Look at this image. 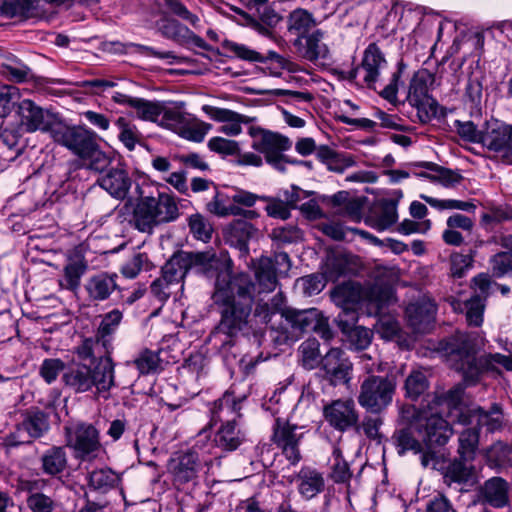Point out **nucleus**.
<instances>
[{
    "mask_svg": "<svg viewBox=\"0 0 512 512\" xmlns=\"http://www.w3.org/2000/svg\"><path fill=\"white\" fill-rule=\"evenodd\" d=\"M256 285L249 275L241 273L233 277L219 275L214 303L221 308V321L211 334V340L222 349L233 344V339L246 327L253 303Z\"/></svg>",
    "mask_w": 512,
    "mask_h": 512,
    "instance_id": "f257e3e1",
    "label": "nucleus"
},
{
    "mask_svg": "<svg viewBox=\"0 0 512 512\" xmlns=\"http://www.w3.org/2000/svg\"><path fill=\"white\" fill-rule=\"evenodd\" d=\"M482 339L475 334L458 333L451 343L449 361L463 375L467 386L479 382L484 372L500 374L499 367L512 372V356L500 353L476 357Z\"/></svg>",
    "mask_w": 512,
    "mask_h": 512,
    "instance_id": "f03ea898",
    "label": "nucleus"
},
{
    "mask_svg": "<svg viewBox=\"0 0 512 512\" xmlns=\"http://www.w3.org/2000/svg\"><path fill=\"white\" fill-rule=\"evenodd\" d=\"M448 397L435 395L422 409L417 410L412 405L403 406L400 410L402 421H409L421 435L422 441L429 448L445 445L453 434L451 424L457 422L456 412L451 416L453 407L439 404Z\"/></svg>",
    "mask_w": 512,
    "mask_h": 512,
    "instance_id": "7ed1b4c3",
    "label": "nucleus"
},
{
    "mask_svg": "<svg viewBox=\"0 0 512 512\" xmlns=\"http://www.w3.org/2000/svg\"><path fill=\"white\" fill-rule=\"evenodd\" d=\"M49 135L55 143L84 160L91 170L103 171L110 163L99 147L96 133L83 125H72L58 117L51 124Z\"/></svg>",
    "mask_w": 512,
    "mask_h": 512,
    "instance_id": "20e7f679",
    "label": "nucleus"
},
{
    "mask_svg": "<svg viewBox=\"0 0 512 512\" xmlns=\"http://www.w3.org/2000/svg\"><path fill=\"white\" fill-rule=\"evenodd\" d=\"M63 381L76 393H84L95 387L98 395L107 398L115 384L114 364L109 356H100L93 368L85 364L70 368L63 374Z\"/></svg>",
    "mask_w": 512,
    "mask_h": 512,
    "instance_id": "39448f33",
    "label": "nucleus"
},
{
    "mask_svg": "<svg viewBox=\"0 0 512 512\" xmlns=\"http://www.w3.org/2000/svg\"><path fill=\"white\" fill-rule=\"evenodd\" d=\"M178 217L179 209L174 197L158 193L157 197H142L139 200L134 209L133 223L138 231L150 234L156 226Z\"/></svg>",
    "mask_w": 512,
    "mask_h": 512,
    "instance_id": "423d86ee",
    "label": "nucleus"
},
{
    "mask_svg": "<svg viewBox=\"0 0 512 512\" xmlns=\"http://www.w3.org/2000/svg\"><path fill=\"white\" fill-rule=\"evenodd\" d=\"M463 387L457 385L448 391V397L439 404L453 407L451 416L456 412L458 423L486 427L489 432L500 430L504 425V414L500 404L494 403L488 411L481 407L467 408L462 405Z\"/></svg>",
    "mask_w": 512,
    "mask_h": 512,
    "instance_id": "0eeeda50",
    "label": "nucleus"
},
{
    "mask_svg": "<svg viewBox=\"0 0 512 512\" xmlns=\"http://www.w3.org/2000/svg\"><path fill=\"white\" fill-rule=\"evenodd\" d=\"M184 106V102H177L171 107L163 106L158 123L185 140L200 143L210 132L212 125L185 112Z\"/></svg>",
    "mask_w": 512,
    "mask_h": 512,
    "instance_id": "6e6552de",
    "label": "nucleus"
},
{
    "mask_svg": "<svg viewBox=\"0 0 512 512\" xmlns=\"http://www.w3.org/2000/svg\"><path fill=\"white\" fill-rule=\"evenodd\" d=\"M207 260V255L203 253L179 252L174 254L163 266L162 276L151 284V291L160 301H166L173 291L160 290L162 284L179 285V289H183L180 284L185 275L194 266L203 265Z\"/></svg>",
    "mask_w": 512,
    "mask_h": 512,
    "instance_id": "1a4fd4ad",
    "label": "nucleus"
},
{
    "mask_svg": "<svg viewBox=\"0 0 512 512\" xmlns=\"http://www.w3.org/2000/svg\"><path fill=\"white\" fill-rule=\"evenodd\" d=\"M434 80L432 73L422 69L410 81L406 100L417 110V118L421 123H427L437 115V101L429 93Z\"/></svg>",
    "mask_w": 512,
    "mask_h": 512,
    "instance_id": "9d476101",
    "label": "nucleus"
},
{
    "mask_svg": "<svg viewBox=\"0 0 512 512\" xmlns=\"http://www.w3.org/2000/svg\"><path fill=\"white\" fill-rule=\"evenodd\" d=\"M396 383L388 377L371 375L360 386L358 403L371 412H381L391 404Z\"/></svg>",
    "mask_w": 512,
    "mask_h": 512,
    "instance_id": "9b49d317",
    "label": "nucleus"
},
{
    "mask_svg": "<svg viewBox=\"0 0 512 512\" xmlns=\"http://www.w3.org/2000/svg\"><path fill=\"white\" fill-rule=\"evenodd\" d=\"M67 446L75 451L76 458L92 460L100 451L99 434L91 424L65 426Z\"/></svg>",
    "mask_w": 512,
    "mask_h": 512,
    "instance_id": "f8f14e48",
    "label": "nucleus"
},
{
    "mask_svg": "<svg viewBox=\"0 0 512 512\" xmlns=\"http://www.w3.org/2000/svg\"><path fill=\"white\" fill-rule=\"evenodd\" d=\"M512 129L509 124L491 118L482 125L483 148L502 158L512 159Z\"/></svg>",
    "mask_w": 512,
    "mask_h": 512,
    "instance_id": "ddd939ff",
    "label": "nucleus"
},
{
    "mask_svg": "<svg viewBox=\"0 0 512 512\" xmlns=\"http://www.w3.org/2000/svg\"><path fill=\"white\" fill-rule=\"evenodd\" d=\"M16 115L22 131L33 133L43 131L50 133V126L58 116L44 110L30 99H20L17 103Z\"/></svg>",
    "mask_w": 512,
    "mask_h": 512,
    "instance_id": "4468645a",
    "label": "nucleus"
},
{
    "mask_svg": "<svg viewBox=\"0 0 512 512\" xmlns=\"http://www.w3.org/2000/svg\"><path fill=\"white\" fill-rule=\"evenodd\" d=\"M248 134L252 138V148L263 154L266 162L275 160L276 156L283 154L292 146L288 137L260 126L250 125Z\"/></svg>",
    "mask_w": 512,
    "mask_h": 512,
    "instance_id": "2eb2a0df",
    "label": "nucleus"
},
{
    "mask_svg": "<svg viewBox=\"0 0 512 512\" xmlns=\"http://www.w3.org/2000/svg\"><path fill=\"white\" fill-rule=\"evenodd\" d=\"M325 421L335 430L345 432L357 426L359 414L353 399H336L323 406Z\"/></svg>",
    "mask_w": 512,
    "mask_h": 512,
    "instance_id": "dca6fc26",
    "label": "nucleus"
},
{
    "mask_svg": "<svg viewBox=\"0 0 512 512\" xmlns=\"http://www.w3.org/2000/svg\"><path fill=\"white\" fill-rule=\"evenodd\" d=\"M201 109L211 120L222 123L218 131L229 137L240 135L243 131L242 125H249L256 121V117L240 114L226 108L203 105Z\"/></svg>",
    "mask_w": 512,
    "mask_h": 512,
    "instance_id": "f3484780",
    "label": "nucleus"
},
{
    "mask_svg": "<svg viewBox=\"0 0 512 512\" xmlns=\"http://www.w3.org/2000/svg\"><path fill=\"white\" fill-rule=\"evenodd\" d=\"M48 429V418L43 412L30 413L17 426L16 430L5 438V444L17 446L29 443L31 439L41 437Z\"/></svg>",
    "mask_w": 512,
    "mask_h": 512,
    "instance_id": "a211bd4d",
    "label": "nucleus"
},
{
    "mask_svg": "<svg viewBox=\"0 0 512 512\" xmlns=\"http://www.w3.org/2000/svg\"><path fill=\"white\" fill-rule=\"evenodd\" d=\"M385 66L386 60L380 49L376 44H370L365 49L361 65L350 71V78L362 79L370 87L379 79L380 72Z\"/></svg>",
    "mask_w": 512,
    "mask_h": 512,
    "instance_id": "6ab92c4d",
    "label": "nucleus"
},
{
    "mask_svg": "<svg viewBox=\"0 0 512 512\" xmlns=\"http://www.w3.org/2000/svg\"><path fill=\"white\" fill-rule=\"evenodd\" d=\"M274 301H276V303L271 309V313L281 310V315L286 322V328H290L294 333H302L307 330H312L313 325L318 321L319 310L316 308L301 311L291 308L281 309L280 304L283 301L281 293H278L274 297Z\"/></svg>",
    "mask_w": 512,
    "mask_h": 512,
    "instance_id": "aec40b11",
    "label": "nucleus"
},
{
    "mask_svg": "<svg viewBox=\"0 0 512 512\" xmlns=\"http://www.w3.org/2000/svg\"><path fill=\"white\" fill-rule=\"evenodd\" d=\"M362 297V289L356 283L347 282L337 286L332 292V299L336 305L342 307V312L338 316L344 319L350 317L351 323H356V306Z\"/></svg>",
    "mask_w": 512,
    "mask_h": 512,
    "instance_id": "412c9836",
    "label": "nucleus"
},
{
    "mask_svg": "<svg viewBox=\"0 0 512 512\" xmlns=\"http://www.w3.org/2000/svg\"><path fill=\"white\" fill-rule=\"evenodd\" d=\"M343 352L338 348L330 349L321 361L325 377L332 385L347 383L350 379L352 364L343 357Z\"/></svg>",
    "mask_w": 512,
    "mask_h": 512,
    "instance_id": "4be33fe9",
    "label": "nucleus"
},
{
    "mask_svg": "<svg viewBox=\"0 0 512 512\" xmlns=\"http://www.w3.org/2000/svg\"><path fill=\"white\" fill-rule=\"evenodd\" d=\"M324 39V32L316 30L306 37H298L294 41V46L302 58L316 63L327 60L329 57V48Z\"/></svg>",
    "mask_w": 512,
    "mask_h": 512,
    "instance_id": "5701e85b",
    "label": "nucleus"
},
{
    "mask_svg": "<svg viewBox=\"0 0 512 512\" xmlns=\"http://www.w3.org/2000/svg\"><path fill=\"white\" fill-rule=\"evenodd\" d=\"M168 469L176 484H184L194 480L200 469V460L196 451H188L173 457Z\"/></svg>",
    "mask_w": 512,
    "mask_h": 512,
    "instance_id": "b1692460",
    "label": "nucleus"
},
{
    "mask_svg": "<svg viewBox=\"0 0 512 512\" xmlns=\"http://www.w3.org/2000/svg\"><path fill=\"white\" fill-rule=\"evenodd\" d=\"M297 428L294 424L277 420L273 435L274 442L282 448L283 453L292 464L300 460L298 444L301 435L295 432Z\"/></svg>",
    "mask_w": 512,
    "mask_h": 512,
    "instance_id": "393cba45",
    "label": "nucleus"
},
{
    "mask_svg": "<svg viewBox=\"0 0 512 512\" xmlns=\"http://www.w3.org/2000/svg\"><path fill=\"white\" fill-rule=\"evenodd\" d=\"M435 312L436 306L430 299L410 303L406 307L408 323L417 333H425L430 329Z\"/></svg>",
    "mask_w": 512,
    "mask_h": 512,
    "instance_id": "a878e982",
    "label": "nucleus"
},
{
    "mask_svg": "<svg viewBox=\"0 0 512 512\" xmlns=\"http://www.w3.org/2000/svg\"><path fill=\"white\" fill-rule=\"evenodd\" d=\"M117 274L100 272L89 277L84 285L88 298L92 302L107 300L118 288Z\"/></svg>",
    "mask_w": 512,
    "mask_h": 512,
    "instance_id": "bb28decb",
    "label": "nucleus"
},
{
    "mask_svg": "<svg viewBox=\"0 0 512 512\" xmlns=\"http://www.w3.org/2000/svg\"><path fill=\"white\" fill-rule=\"evenodd\" d=\"M162 35L170 40L175 41L180 45L187 47H198L201 49L207 48V43L186 26L180 24L178 21L168 19L160 27Z\"/></svg>",
    "mask_w": 512,
    "mask_h": 512,
    "instance_id": "cd10ccee",
    "label": "nucleus"
},
{
    "mask_svg": "<svg viewBox=\"0 0 512 512\" xmlns=\"http://www.w3.org/2000/svg\"><path fill=\"white\" fill-rule=\"evenodd\" d=\"M299 494L310 500L320 494L325 488V479L321 472L311 467H303L296 476Z\"/></svg>",
    "mask_w": 512,
    "mask_h": 512,
    "instance_id": "c85d7f7f",
    "label": "nucleus"
},
{
    "mask_svg": "<svg viewBox=\"0 0 512 512\" xmlns=\"http://www.w3.org/2000/svg\"><path fill=\"white\" fill-rule=\"evenodd\" d=\"M98 184L116 199H124L131 187L128 173L120 168H112L98 179Z\"/></svg>",
    "mask_w": 512,
    "mask_h": 512,
    "instance_id": "c756f323",
    "label": "nucleus"
},
{
    "mask_svg": "<svg viewBox=\"0 0 512 512\" xmlns=\"http://www.w3.org/2000/svg\"><path fill=\"white\" fill-rule=\"evenodd\" d=\"M509 485L500 477H492L481 487L480 496L483 501L495 508H502L509 503Z\"/></svg>",
    "mask_w": 512,
    "mask_h": 512,
    "instance_id": "7c9ffc66",
    "label": "nucleus"
},
{
    "mask_svg": "<svg viewBox=\"0 0 512 512\" xmlns=\"http://www.w3.org/2000/svg\"><path fill=\"white\" fill-rule=\"evenodd\" d=\"M245 440L244 433L237 427L236 421L227 420L217 430L214 444L223 450H236Z\"/></svg>",
    "mask_w": 512,
    "mask_h": 512,
    "instance_id": "2f4dec72",
    "label": "nucleus"
},
{
    "mask_svg": "<svg viewBox=\"0 0 512 512\" xmlns=\"http://www.w3.org/2000/svg\"><path fill=\"white\" fill-rule=\"evenodd\" d=\"M338 326L341 331L347 335L350 344L355 349L367 348L372 340V332L363 326H354L351 323L350 317L344 319L342 316L337 317Z\"/></svg>",
    "mask_w": 512,
    "mask_h": 512,
    "instance_id": "473e14b6",
    "label": "nucleus"
},
{
    "mask_svg": "<svg viewBox=\"0 0 512 512\" xmlns=\"http://www.w3.org/2000/svg\"><path fill=\"white\" fill-rule=\"evenodd\" d=\"M278 272L274 268L273 261L269 257L259 260L255 276L258 283V292H271L276 288Z\"/></svg>",
    "mask_w": 512,
    "mask_h": 512,
    "instance_id": "72a5a7b5",
    "label": "nucleus"
},
{
    "mask_svg": "<svg viewBox=\"0 0 512 512\" xmlns=\"http://www.w3.org/2000/svg\"><path fill=\"white\" fill-rule=\"evenodd\" d=\"M87 479L89 487L100 493H107L120 482V476L109 468L93 470Z\"/></svg>",
    "mask_w": 512,
    "mask_h": 512,
    "instance_id": "f704fd0d",
    "label": "nucleus"
},
{
    "mask_svg": "<svg viewBox=\"0 0 512 512\" xmlns=\"http://www.w3.org/2000/svg\"><path fill=\"white\" fill-rule=\"evenodd\" d=\"M44 473L55 476L62 473L67 466V455L62 447H52L41 457Z\"/></svg>",
    "mask_w": 512,
    "mask_h": 512,
    "instance_id": "c9c22d12",
    "label": "nucleus"
},
{
    "mask_svg": "<svg viewBox=\"0 0 512 512\" xmlns=\"http://www.w3.org/2000/svg\"><path fill=\"white\" fill-rule=\"evenodd\" d=\"M349 257L344 253H330L322 267L326 281H336L341 275L349 271Z\"/></svg>",
    "mask_w": 512,
    "mask_h": 512,
    "instance_id": "e433bc0d",
    "label": "nucleus"
},
{
    "mask_svg": "<svg viewBox=\"0 0 512 512\" xmlns=\"http://www.w3.org/2000/svg\"><path fill=\"white\" fill-rule=\"evenodd\" d=\"M207 210L219 217L237 216L243 213V208L232 204L231 195L216 191L213 198L206 205Z\"/></svg>",
    "mask_w": 512,
    "mask_h": 512,
    "instance_id": "4c0bfd02",
    "label": "nucleus"
},
{
    "mask_svg": "<svg viewBox=\"0 0 512 512\" xmlns=\"http://www.w3.org/2000/svg\"><path fill=\"white\" fill-rule=\"evenodd\" d=\"M86 264L83 260H70L63 269V278L59 281V285L67 290L75 291L79 288L81 278L86 271Z\"/></svg>",
    "mask_w": 512,
    "mask_h": 512,
    "instance_id": "58836bf2",
    "label": "nucleus"
},
{
    "mask_svg": "<svg viewBox=\"0 0 512 512\" xmlns=\"http://www.w3.org/2000/svg\"><path fill=\"white\" fill-rule=\"evenodd\" d=\"M467 461H454L447 469L446 478L451 482L459 484L473 485L477 482V472L473 465H468Z\"/></svg>",
    "mask_w": 512,
    "mask_h": 512,
    "instance_id": "ea45409f",
    "label": "nucleus"
},
{
    "mask_svg": "<svg viewBox=\"0 0 512 512\" xmlns=\"http://www.w3.org/2000/svg\"><path fill=\"white\" fill-rule=\"evenodd\" d=\"M428 388V377L422 369L412 370L404 383L405 396L411 400L418 399Z\"/></svg>",
    "mask_w": 512,
    "mask_h": 512,
    "instance_id": "a19ab883",
    "label": "nucleus"
},
{
    "mask_svg": "<svg viewBox=\"0 0 512 512\" xmlns=\"http://www.w3.org/2000/svg\"><path fill=\"white\" fill-rule=\"evenodd\" d=\"M295 192L296 189L293 188L292 196L287 200V202L269 196L261 197L262 201L267 202V206L265 207L267 215L281 220L288 219L290 217V209L298 201V197L294 196Z\"/></svg>",
    "mask_w": 512,
    "mask_h": 512,
    "instance_id": "79ce46f5",
    "label": "nucleus"
},
{
    "mask_svg": "<svg viewBox=\"0 0 512 512\" xmlns=\"http://www.w3.org/2000/svg\"><path fill=\"white\" fill-rule=\"evenodd\" d=\"M115 125L119 131L118 138L122 144L129 150L135 149L136 145L141 142L142 134L137 129L136 125L128 121L124 117H119Z\"/></svg>",
    "mask_w": 512,
    "mask_h": 512,
    "instance_id": "37998d69",
    "label": "nucleus"
},
{
    "mask_svg": "<svg viewBox=\"0 0 512 512\" xmlns=\"http://www.w3.org/2000/svg\"><path fill=\"white\" fill-rule=\"evenodd\" d=\"M458 452L464 461H472L479 444V431L476 428L465 429L459 436Z\"/></svg>",
    "mask_w": 512,
    "mask_h": 512,
    "instance_id": "c03bdc74",
    "label": "nucleus"
},
{
    "mask_svg": "<svg viewBox=\"0 0 512 512\" xmlns=\"http://www.w3.org/2000/svg\"><path fill=\"white\" fill-rule=\"evenodd\" d=\"M257 234L258 229L244 220L234 221L229 229L231 241L235 242L241 249L246 248L248 241L256 237Z\"/></svg>",
    "mask_w": 512,
    "mask_h": 512,
    "instance_id": "a18cd8bd",
    "label": "nucleus"
},
{
    "mask_svg": "<svg viewBox=\"0 0 512 512\" xmlns=\"http://www.w3.org/2000/svg\"><path fill=\"white\" fill-rule=\"evenodd\" d=\"M512 448L502 442H496L485 451L490 467L503 468L511 463Z\"/></svg>",
    "mask_w": 512,
    "mask_h": 512,
    "instance_id": "49530a36",
    "label": "nucleus"
},
{
    "mask_svg": "<svg viewBox=\"0 0 512 512\" xmlns=\"http://www.w3.org/2000/svg\"><path fill=\"white\" fill-rule=\"evenodd\" d=\"M398 220L395 201H383L378 215L370 219L371 226L378 231H384L394 225Z\"/></svg>",
    "mask_w": 512,
    "mask_h": 512,
    "instance_id": "de8ad7c7",
    "label": "nucleus"
},
{
    "mask_svg": "<svg viewBox=\"0 0 512 512\" xmlns=\"http://www.w3.org/2000/svg\"><path fill=\"white\" fill-rule=\"evenodd\" d=\"M314 26L315 21L306 10H295L289 16L288 29L290 32H294L297 38L305 37L304 35Z\"/></svg>",
    "mask_w": 512,
    "mask_h": 512,
    "instance_id": "09e8293b",
    "label": "nucleus"
},
{
    "mask_svg": "<svg viewBox=\"0 0 512 512\" xmlns=\"http://www.w3.org/2000/svg\"><path fill=\"white\" fill-rule=\"evenodd\" d=\"M405 422L408 424V427L400 429L394 434L398 453L401 455L407 451L419 453L422 451L421 443L415 439L412 434V430H415V426L409 421Z\"/></svg>",
    "mask_w": 512,
    "mask_h": 512,
    "instance_id": "8fccbe9b",
    "label": "nucleus"
},
{
    "mask_svg": "<svg viewBox=\"0 0 512 512\" xmlns=\"http://www.w3.org/2000/svg\"><path fill=\"white\" fill-rule=\"evenodd\" d=\"M133 109L139 119L150 122H158L163 106L158 102H152L143 98H136L133 101Z\"/></svg>",
    "mask_w": 512,
    "mask_h": 512,
    "instance_id": "3c124183",
    "label": "nucleus"
},
{
    "mask_svg": "<svg viewBox=\"0 0 512 512\" xmlns=\"http://www.w3.org/2000/svg\"><path fill=\"white\" fill-rule=\"evenodd\" d=\"M152 264L146 253H135L121 268V273L125 278L134 279L138 274L145 270H150Z\"/></svg>",
    "mask_w": 512,
    "mask_h": 512,
    "instance_id": "603ef678",
    "label": "nucleus"
},
{
    "mask_svg": "<svg viewBox=\"0 0 512 512\" xmlns=\"http://www.w3.org/2000/svg\"><path fill=\"white\" fill-rule=\"evenodd\" d=\"M238 409L239 405L236 403L234 396L227 392L222 398L214 402L211 409L212 421H222L226 417L235 414Z\"/></svg>",
    "mask_w": 512,
    "mask_h": 512,
    "instance_id": "864d4df0",
    "label": "nucleus"
},
{
    "mask_svg": "<svg viewBox=\"0 0 512 512\" xmlns=\"http://www.w3.org/2000/svg\"><path fill=\"white\" fill-rule=\"evenodd\" d=\"M332 471L331 478L336 483H345L352 477L348 463L343 459L342 451L338 447H334L332 452Z\"/></svg>",
    "mask_w": 512,
    "mask_h": 512,
    "instance_id": "5fc2aeb1",
    "label": "nucleus"
},
{
    "mask_svg": "<svg viewBox=\"0 0 512 512\" xmlns=\"http://www.w3.org/2000/svg\"><path fill=\"white\" fill-rule=\"evenodd\" d=\"M421 166H424L428 168L430 171H432L431 175L428 174H422L425 177H429L433 181H438L444 186H453L454 184L458 183L461 179V177L453 172L452 170L437 166L434 163L431 162H425Z\"/></svg>",
    "mask_w": 512,
    "mask_h": 512,
    "instance_id": "6e6d98bb",
    "label": "nucleus"
},
{
    "mask_svg": "<svg viewBox=\"0 0 512 512\" xmlns=\"http://www.w3.org/2000/svg\"><path fill=\"white\" fill-rule=\"evenodd\" d=\"M302 365L308 369H314L319 364V342L314 339H307L300 347Z\"/></svg>",
    "mask_w": 512,
    "mask_h": 512,
    "instance_id": "4d7b16f0",
    "label": "nucleus"
},
{
    "mask_svg": "<svg viewBox=\"0 0 512 512\" xmlns=\"http://www.w3.org/2000/svg\"><path fill=\"white\" fill-rule=\"evenodd\" d=\"M20 100L19 91L14 86H0V118L7 117L17 108Z\"/></svg>",
    "mask_w": 512,
    "mask_h": 512,
    "instance_id": "13d9d810",
    "label": "nucleus"
},
{
    "mask_svg": "<svg viewBox=\"0 0 512 512\" xmlns=\"http://www.w3.org/2000/svg\"><path fill=\"white\" fill-rule=\"evenodd\" d=\"M127 367H136L140 374L154 373L159 367V357L155 352L145 350L133 362L127 363Z\"/></svg>",
    "mask_w": 512,
    "mask_h": 512,
    "instance_id": "bf43d9fd",
    "label": "nucleus"
},
{
    "mask_svg": "<svg viewBox=\"0 0 512 512\" xmlns=\"http://www.w3.org/2000/svg\"><path fill=\"white\" fill-rule=\"evenodd\" d=\"M122 320V312L114 309L106 313L97 330V337L101 338L102 345L106 346V337L114 333Z\"/></svg>",
    "mask_w": 512,
    "mask_h": 512,
    "instance_id": "052dcab7",
    "label": "nucleus"
},
{
    "mask_svg": "<svg viewBox=\"0 0 512 512\" xmlns=\"http://www.w3.org/2000/svg\"><path fill=\"white\" fill-rule=\"evenodd\" d=\"M207 147L210 151L223 156L236 155L240 151L237 141L220 136L210 138L207 142Z\"/></svg>",
    "mask_w": 512,
    "mask_h": 512,
    "instance_id": "680f3d73",
    "label": "nucleus"
},
{
    "mask_svg": "<svg viewBox=\"0 0 512 512\" xmlns=\"http://www.w3.org/2000/svg\"><path fill=\"white\" fill-rule=\"evenodd\" d=\"M188 225L193 236L202 241L208 242L211 239L212 227L200 214H193L189 217Z\"/></svg>",
    "mask_w": 512,
    "mask_h": 512,
    "instance_id": "e2e57ef3",
    "label": "nucleus"
},
{
    "mask_svg": "<svg viewBox=\"0 0 512 512\" xmlns=\"http://www.w3.org/2000/svg\"><path fill=\"white\" fill-rule=\"evenodd\" d=\"M458 135L465 141L481 144L482 127L478 129L472 121H455Z\"/></svg>",
    "mask_w": 512,
    "mask_h": 512,
    "instance_id": "0e129e2a",
    "label": "nucleus"
},
{
    "mask_svg": "<svg viewBox=\"0 0 512 512\" xmlns=\"http://www.w3.org/2000/svg\"><path fill=\"white\" fill-rule=\"evenodd\" d=\"M37 7V0H13L7 1L3 5L4 13L15 15H29Z\"/></svg>",
    "mask_w": 512,
    "mask_h": 512,
    "instance_id": "69168bd1",
    "label": "nucleus"
},
{
    "mask_svg": "<svg viewBox=\"0 0 512 512\" xmlns=\"http://www.w3.org/2000/svg\"><path fill=\"white\" fill-rule=\"evenodd\" d=\"M27 506L32 512H52L53 500L42 493H31L27 498Z\"/></svg>",
    "mask_w": 512,
    "mask_h": 512,
    "instance_id": "338daca9",
    "label": "nucleus"
},
{
    "mask_svg": "<svg viewBox=\"0 0 512 512\" xmlns=\"http://www.w3.org/2000/svg\"><path fill=\"white\" fill-rule=\"evenodd\" d=\"M491 268L496 277L512 272V254L508 252L496 254L491 260Z\"/></svg>",
    "mask_w": 512,
    "mask_h": 512,
    "instance_id": "774afa93",
    "label": "nucleus"
}]
</instances>
